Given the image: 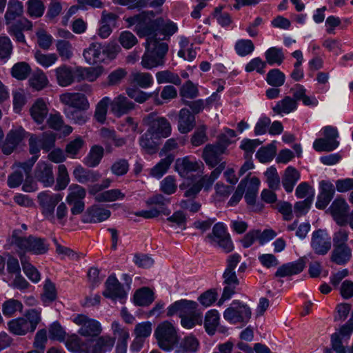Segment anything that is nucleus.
<instances>
[{
  "label": "nucleus",
  "instance_id": "nucleus-1",
  "mask_svg": "<svg viewBox=\"0 0 353 353\" xmlns=\"http://www.w3.org/2000/svg\"><path fill=\"white\" fill-rule=\"evenodd\" d=\"M9 241L10 245L16 248L20 258L21 254L26 256L27 252L34 254H43L48 250V245L44 239L32 235L25 237L20 229L13 230Z\"/></svg>",
  "mask_w": 353,
  "mask_h": 353
},
{
  "label": "nucleus",
  "instance_id": "nucleus-2",
  "mask_svg": "<svg viewBox=\"0 0 353 353\" xmlns=\"http://www.w3.org/2000/svg\"><path fill=\"white\" fill-rule=\"evenodd\" d=\"M146 43V50L141 59V66L146 70L163 66L165 62L168 45L159 41L155 37L148 38Z\"/></svg>",
  "mask_w": 353,
  "mask_h": 353
},
{
  "label": "nucleus",
  "instance_id": "nucleus-3",
  "mask_svg": "<svg viewBox=\"0 0 353 353\" xmlns=\"http://www.w3.org/2000/svg\"><path fill=\"white\" fill-rule=\"evenodd\" d=\"M153 12H143L125 19L128 26H135V32L139 37L154 35L162 23V18L154 19Z\"/></svg>",
  "mask_w": 353,
  "mask_h": 353
},
{
  "label": "nucleus",
  "instance_id": "nucleus-4",
  "mask_svg": "<svg viewBox=\"0 0 353 353\" xmlns=\"http://www.w3.org/2000/svg\"><path fill=\"white\" fill-rule=\"evenodd\" d=\"M154 336L159 347L165 351L173 350L179 342L176 328L168 321L158 325L154 330Z\"/></svg>",
  "mask_w": 353,
  "mask_h": 353
},
{
  "label": "nucleus",
  "instance_id": "nucleus-5",
  "mask_svg": "<svg viewBox=\"0 0 353 353\" xmlns=\"http://www.w3.org/2000/svg\"><path fill=\"white\" fill-rule=\"evenodd\" d=\"M143 121L148 125V130L152 132L156 138H166L171 134V125L165 117H159L155 113H151L143 119Z\"/></svg>",
  "mask_w": 353,
  "mask_h": 353
},
{
  "label": "nucleus",
  "instance_id": "nucleus-6",
  "mask_svg": "<svg viewBox=\"0 0 353 353\" xmlns=\"http://www.w3.org/2000/svg\"><path fill=\"white\" fill-rule=\"evenodd\" d=\"M251 315L250 308L239 301H234L223 313L224 319L232 323H247L250 319Z\"/></svg>",
  "mask_w": 353,
  "mask_h": 353
},
{
  "label": "nucleus",
  "instance_id": "nucleus-7",
  "mask_svg": "<svg viewBox=\"0 0 353 353\" xmlns=\"http://www.w3.org/2000/svg\"><path fill=\"white\" fill-rule=\"evenodd\" d=\"M73 322L80 327L78 333L84 337H96L102 332L101 323L94 319H90L83 314H79L73 319Z\"/></svg>",
  "mask_w": 353,
  "mask_h": 353
},
{
  "label": "nucleus",
  "instance_id": "nucleus-8",
  "mask_svg": "<svg viewBox=\"0 0 353 353\" xmlns=\"http://www.w3.org/2000/svg\"><path fill=\"white\" fill-rule=\"evenodd\" d=\"M37 199L42 214L47 219L53 221L55 219V206L62 200V196L60 194H49L43 192L39 194Z\"/></svg>",
  "mask_w": 353,
  "mask_h": 353
},
{
  "label": "nucleus",
  "instance_id": "nucleus-9",
  "mask_svg": "<svg viewBox=\"0 0 353 353\" xmlns=\"http://www.w3.org/2000/svg\"><path fill=\"white\" fill-rule=\"evenodd\" d=\"M56 136L52 132H44L41 137L31 134L29 139V150L31 154H37L43 149L47 152L54 148Z\"/></svg>",
  "mask_w": 353,
  "mask_h": 353
},
{
  "label": "nucleus",
  "instance_id": "nucleus-10",
  "mask_svg": "<svg viewBox=\"0 0 353 353\" xmlns=\"http://www.w3.org/2000/svg\"><path fill=\"white\" fill-rule=\"evenodd\" d=\"M331 241L326 230L319 229L312 233L311 247L316 254L325 255L331 249Z\"/></svg>",
  "mask_w": 353,
  "mask_h": 353
},
{
  "label": "nucleus",
  "instance_id": "nucleus-11",
  "mask_svg": "<svg viewBox=\"0 0 353 353\" xmlns=\"http://www.w3.org/2000/svg\"><path fill=\"white\" fill-rule=\"evenodd\" d=\"M353 332V320H348L342 325L339 332L331 335V344L332 350L336 353H346L345 347L342 344V339H349Z\"/></svg>",
  "mask_w": 353,
  "mask_h": 353
},
{
  "label": "nucleus",
  "instance_id": "nucleus-12",
  "mask_svg": "<svg viewBox=\"0 0 353 353\" xmlns=\"http://www.w3.org/2000/svg\"><path fill=\"white\" fill-rule=\"evenodd\" d=\"M105 290L103 292L105 297L112 300H119L121 303H124L126 298V292L122 285L114 276H110L105 283Z\"/></svg>",
  "mask_w": 353,
  "mask_h": 353
},
{
  "label": "nucleus",
  "instance_id": "nucleus-13",
  "mask_svg": "<svg viewBox=\"0 0 353 353\" xmlns=\"http://www.w3.org/2000/svg\"><path fill=\"white\" fill-rule=\"evenodd\" d=\"M60 101L78 110H86L90 108L89 101L85 94L79 92H65L60 95Z\"/></svg>",
  "mask_w": 353,
  "mask_h": 353
},
{
  "label": "nucleus",
  "instance_id": "nucleus-14",
  "mask_svg": "<svg viewBox=\"0 0 353 353\" xmlns=\"http://www.w3.org/2000/svg\"><path fill=\"white\" fill-rule=\"evenodd\" d=\"M26 132L21 128L10 130L6 137L1 145V152L9 155L13 152L21 141L25 138Z\"/></svg>",
  "mask_w": 353,
  "mask_h": 353
},
{
  "label": "nucleus",
  "instance_id": "nucleus-15",
  "mask_svg": "<svg viewBox=\"0 0 353 353\" xmlns=\"http://www.w3.org/2000/svg\"><path fill=\"white\" fill-rule=\"evenodd\" d=\"M224 148H219L214 144H207L203 148L202 158L210 168H214L222 161V155L225 154Z\"/></svg>",
  "mask_w": 353,
  "mask_h": 353
},
{
  "label": "nucleus",
  "instance_id": "nucleus-16",
  "mask_svg": "<svg viewBox=\"0 0 353 353\" xmlns=\"http://www.w3.org/2000/svg\"><path fill=\"white\" fill-rule=\"evenodd\" d=\"M115 343V338L108 335L99 336L94 341H88L86 353H106Z\"/></svg>",
  "mask_w": 353,
  "mask_h": 353
},
{
  "label": "nucleus",
  "instance_id": "nucleus-17",
  "mask_svg": "<svg viewBox=\"0 0 353 353\" xmlns=\"http://www.w3.org/2000/svg\"><path fill=\"white\" fill-rule=\"evenodd\" d=\"M34 177L45 187L52 186L54 183L52 165L43 161L38 163L34 170Z\"/></svg>",
  "mask_w": 353,
  "mask_h": 353
},
{
  "label": "nucleus",
  "instance_id": "nucleus-18",
  "mask_svg": "<svg viewBox=\"0 0 353 353\" xmlns=\"http://www.w3.org/2000/svg\"><path fill=\"white\" fill-rule=\"evenodd\" d=\"M328 210L338 225L341 226L345 225V218L349 210V205L344 199L336 198Z\"/></svg>",
  "mask_w": 353,
  "mask_h": 353
},
{
  "label": "nucleus",
  "instance_id": "nucleus-19",
  "mask_svg": "<svg viewBox=\"0 0 353 353\" xmlns=\"http://www.w3.org/2000/svg\"><path fill=\"white\" fill-rule=\"evenodd\" d=\"M305 266V259L301 257L296 261L283 264L277 269L274 275L276 277L292 276L302 272Z\"/></svg>",
  "mask_w": 353,
  "mask_h": 353
},
{
  "label": "nucleus",
  "instance_id": "nucleus-20",
  "mask_svg": "<svg viewBox=\"0 0 353 353\" xmlns=\"http://www.w3.org/2000/svg\"><path fill=\"white\" fill-rule=\"evenodd\" d=\"M197 305V303L192 301L180 300L168 307L167 315L171 316L179 314L180 318L182 319V317L194 312L196 310Z\"/></svg>",
  "mask_w": 353,
  "mask_h": 353
},
{
  "label": "nucleus",
  "instance_id": "nucleus-21",
  "mask_svg": "<svg viewBox=\"0 0 353 353\" xmlns=\"http://www.w3.org/2000/svg\"><path fill=\"white\" fill-rule=\"evenodd\" d=\"M109 210L94 205L86 210L82 218V222L85 223H99L107 220L110 216Z\"/></svg>",
  "mask_w": 353,
  "mask_h": 353
},
{
  "label": "nucleus",
  "instance_id": "nucleus-22",
  "mask_svg": "<svg viewBox=\"0 0 353 353\" xmlns=\"http://www.w3.org/2000/svg\"><path fill=\"white\" fill-rule=\"evenodd\" d=\"M57 83L61 87H67L77 81L76 68L62 65L54 70Z\"/></svg>",
  "mask_w": 353,
  "mask_h": 353
},
{
  "label": "nucleus",
  "instance_id": "nucleus-23",
  "mask_svg": "<svg viewBox=\"0 0 353 353\" xmlns=\"http://www.w3.org/2000/svg\"><path fill=\"white\" fill-rule=\"evenodd\" d=\"M83 57L89 64H97L105 60L106 50L99 43H92L84 50Z\"/></svg>",
  "mask_w": 353,
  "mask_h": 353
},
{
  "label": "nucleus",
  "instance_id": "nucleus-24",
  "mask_svg": "<svg viewBox=\"0 0 353 353\" xmlns=\"http://www.w3.org/2000/svg\"><path fill=\"white\" fill-rule=\"evenodd\" d=\"M241 256L239 254L230 255L227 259V267L223 272L224 283L228 285L239 284V281L236 275L234 269L240 262Z\"/></svg>",
  "mask_w": 353,
  "mask_h": 353
},
{
  "label": "nucleus",
  "instance_id": "nucleus-25",
  "mask_svg": "<svg viewBox=\"0 0 353 353\" xmlns=\"http://www.w3.org/2000/svg\"><path fill=\"white\" fill-rule=\"evenodd\" d=\"M334 192L335 188L331 182L322 181L320 183V193L317 198L316 207L320 210L325 209L333 199Z\"/></svg>",
  "mask_w": 353,
  "mask_h": 353
},
{
  "label": "nucleus",
  "instance_id": "nucleus-26",
  "mask_svg": "<svg viewBox=\"0 0 353 353\" xmlns=\"http://www.w3.org/2000/svg\"><path fill=\"white\" fill-rule=\"evenodd\" d=\"M110 108L112 112L117 117H121L128 114L134 109V103L123 95H119L113 101H110Z\"/></svg>",
  "mask_w": 353,
  "mask_h": 353
},
{
  "label": "nucleus",
  "instance_id": "nucleus-27",
  "mask_svg": "<svg viewBox=\"0 0 353 353\" xmlns=\"http://www.w3.org/2000/svg\"><path fill=\"white\" fill-rule=\"evenodd\" d=\"M99 136L108 152H111V143H114L116 147H122L126 143L125 139L118 137L114 130L107 128L103 127L100 130Z\"/></svg>",
  "mask_w": 353,
  "mask_h": 353
},
{
  "label": "nucleus",
  "instance_id": "nucleus-28",
  "mask_svg": "<svg viewBox=\"0 0 353 353\" xmlns=\"http://www.w3.org/2000/svg\"><path fill=\"white\" fill-rule=\"evenodd\" d=\"M196 125L195 117L187 108H182L178 114V130L182 134L192 130Z\"/></svg>",
  "mask_w": 353,
  "mask_h": 353
},
{
  "label": "nucleus",
  "instance_id": "nucleus-29",
  "mask_svg": "<svg viewBox=\"0 0 353 353\" xmlns=\"http://www.w3.org/2000/svg\"><path fill=\"white\" fill-rule=\"evenodd\" d=\"M104 72L102 66L90 68H76V74L77 76V81H88L93 82L96 81Z\"/></svg>",
  "mask_w": 353,
  "mask_h": 353
},
{
  "label": "nucleus",
  "instance_id": "nucleus-30",
  "mask_svg": "<svg viewBox=\"0 0 353 353\" xmlns=\"http://www.w3.org/2000/svg\"><path fill=\"white\" fill-rule=\"evenodd\" d=\"M30 113L36 123L38 124L42 123L48 114L46 102L41 98L37 99L32 105Z\"/></svg>",
  "mask_w": 353,
  "mask_h": 353
},
{
  "label": "nucleus",
  "instance_id": "nucleus-31",
  "mask_svg": "<svg viewBox=\"0 0 353 353\" xmlns=\"http://www.w3.org/2000/svg\"><path fill=\"white\" fill-rule=\"evenodd\" d=\"M64 341L68 350L74 353H86L88 341L82 340L77 334L68 335Z\"/></svg>",
  "mask_w": 353,
  "mask_h": 353
},
{
  "label": "nucleus",
  "instance_id": "nucleus-32",
  "mask_svg": "<svg viewBox=\"0 0 353 353\" xmlns=\"http://www.w3.org/2000/svg\"><path fill=\"white\" fill-rule=\"evenodd\" d=\"M74 179L80 183H86L88 182H95L99 179V174L91 170H88L81 165H77L74 171Z\"/></svg>",
  "mask_w": 353,
  "mask_h": 353
},
{
  "label": "nucleus",
  "instance_id": "nucleus-33",
  "mask_svg": "<svg viewBox=\"0 0 353 353\" xmlns=\"http://www.w3.org/2000/svg\"><path fill=\"white\" fill-rule=\"evenodd\" d=\"M104 155V148L99 145L91 147L88 155L83 159V163L89 168L97 167Z\"/></svg>",
  "mask_w": 353,
  "mask_h": 353
},
{
  "label": "nucleus",
  "instance_id": "nucleus-34",
  "mask_svg": "<svg viewBox=\"0 0 353 353\" xmlns=\"http://www.w3.org/2000/svg\"><path fill=\"white\" fill-rule=\"evenodd\" d=\"M200 168V163L192 161L188 157L178 159L175 163L176 171L183 177L188 175L189 172H195Z\"/></svg>",
  "mask_w": 353,
  "mask_h": 353
},
{
  "label": "nucleus",
  "instance_id": "nucleus-35",
  "mask_svg": "<svg viewBox=\"0 0 353 353\" xmlns=\"http://www.w3.org/2000/svg\"><path fill=\"white\" fill-rule=\"evenodd\" d=\"M300 176L299 172L294 167L289 166L285 169L282 179V184L287 192H292Z\"/></svg>",
  "mask_w": 353,
  "mask_h": 353
},
{
  "label": "nucleus",
  "instance_id": "nucleus-36",
  "mask_svg": "<svg viewBox=\"0 0 353 353\" xmlns=\"http://www.w3.org/2000/svg\"><path fill=\"white\" fill-rule=\"evenodd\" d=\"M297 108V103L290 96H285L282 100L278 101L272 108L273 112L276 114H288Z\"/></svg>",
  "mask_w": 353,
  "mask_h": 353
},
{
  "label": "nucleus",
  "instance_id": "nucleus-37",
  "mask_svg": "<svg viewBox=\"0 0 353 353\" xmlns=\"http://www.w3.org/2000/svg\"><path fill=\"white\" fill-rule=\"evenodd\" d=\"M199 346L198 339L192 336L189 335L184 337L179 345L176 346V353H194L197 351Z\"/></svg>",
  "mask_w": 353,
  "mask_h": 353
},
{
  "label": "nucleus",
  "instance_id": "nucleus-38",
  "mask_svg": "<svg viewBox=\"0 0 353 353\" xmlns=\"http://www.w3.org/2000/svg\"><path fill=\"white\" fill-rule=\"evenodd\" d=\"M352 257V250L349 246H334L331 261L338 265L348 262Z\"/></svg>",
  "mask_w": 353,
  "mask_h": 353
},
{
  "label": "nucleus",
  "instance_id": "nucleus-39",
  "mask_svg": "<svg viewBox=\"0 0 353 353\" xmlns=\"http://www.w3.org/2000/svg\"><path fill=\"white\" fill-rule=\"evenodd\" d=\"M157 138L148 130L140 137L139 144L148 154H152L157 152L159 144L154 141Z\"/></svg>",
  "mask_w": 353,
  "mask_h": 353
},
{
  "label": "nucleus",
  "instance_id": "nucleus-40",
  "mask_svg": "<svg viewBox=\"0 0 353 353\" xmlns=\"http://www.w3.org/2000/svg\"><path fill=\"white\" fill-rule=\"evenodd\" d=\"M23 12V3L17 0H11L8 5L7 11L5 14V19L7 24L11 23Z\"/></svg>",
  "mask_w": 353,
  "mask_h": 353
},
{
  "label": "nucleus",
  "instance_id": "nucleus-41",
  "mask_svg": "<svg viewBox=\"0 0 353 353\" xmlns=\"http://www.w3.org/2000/svg\"><path fill=\"white\" fill-rule=\"evenodd\" d=\"M174 159V157L172 154H168L165 158L162 159L150 170V175L157 179L161 178L167 172Z\"/></svg>",
  "mask_w": 353,
  "mask_h": 353
},
{
  "label": "nucleus",
  "instance_id": "nucleus-42",
  "mask_svg": "<svg viewBox=\"0 0 353 353\" xmlns=\"http://www.w3.org/2000/svg\"><path fill=\"white\" fill-rule=\"evenodd\" d=\"M154 300V293L148 288H142L137 290L134 295L135 304L140 306L149 305Z\"/></svg>",
  "mask_w": 353,
  "mask_h": 353
},
{
  "label": "nucleus",
  "instance_id": "nucleus-43",
  "mask_svg": "<svg viewBox=\"0 0 353 353\" xmlns=\"http://www.w3.org/2000/svg\"><path fill=\"white\" fill-rule=\"evenodd\" d=\"M293 99L297 101L301 100L305 105H316L318 101L315 98H310L305 94L306 90L300 84H296L294 88H291Z\"/></svg>",
  "mask_w": 353,
  "mask_h": 353
},
{
  "label": "nucleus",
  "instance_id": "nucleus-44",
  "mask_svg": "<svg viewBox=\"0 0 353 353\" xmlns=\"http://www.w3.org/2000/svg\"><path fill=\"white\" fill-rule=\"evenodd\" d=\"M132 83L141 88H148L153 84L152 75L149 72H134L130 75Z\"/></svg>",
  "mask_w": 353,
  "mask_h": 353
},
{
  "label": "nucleus",
  "instance_id": "nucleus-45",
  "mask_svg": "<svg viewBox=\"0 0 353 353\" xmlns=\"http://www.w3.org/2000/svg\"><path fill=\"white\" fill-rule=\"evenodd\" d=\"M155 77L159 84L172 83L179 85L181 83L179 76L169 70L159 71L156 73Z\"/></svg>",
  "mask_w": 353,
  "mask_h": 353
},
{
  "label": "nucleus",
  "instance_id": "nucleus-46",
  "mask_svg": "<svg viewBox=\"0 0 353 353\" xmlns=\"http://www.w3.org/2000/svg\"><path fill=\"white\" fill-rule=\"evenodd\" d=\"M219 324V314L216 310L208 311L205 317L204 327L210 335H214Z\"/></svg>",
  "mask_w": 353,
  "mask_h": 353
},
{
  "label": "nucleus",
  "instance_id": "nucleus-47",
  "mask_svg": "<svg viewBox=\"0 0 353 353\" xmlns=\"http://www.w3.org/2000/svg\"><path fill=\"white\" fill-rule=\"evenodd\" d=\"M8 325L10 332L15 335H25L28 332H30V328L25 318L13 319L8 323Z\"/></svg>",
  "mask_w": 353,
  "mask_h": 353
},
{
  "label": "nucleus",
  "instance_id": "nucleus-48",
  "mask_svg": "<svg viewBox=\"0 0 353 353\" xmlns=\"http://www.w3.org/2000/svg\"><path fill=\"white\" fill-rule=\"evenodd\" d=\"M110 103V99L105 97L97 104L94 117L98 122L103 123L106 120L108 108Z\"/></svg>",
  "mask_w": 353,
  "mask_h": 353
},
{
  "label": "nucleus",
  "instance_id": "nucleus-49",
  "mask_svg": "<svg viewBox=\"0 0 353 353\" xmlns=\"http://www.w3.org/2000/svg\"><path fill=\"white\" fill-rule=\"evenodd\" d=\"M170 201V199L165 198L163 195L161 194H157L155 195H153L152 196L150 197L147 201L146 203L149 205H157L158 208L157 210L161 211V214H163L165 215H169L170 213V211L167 209L165 206L169 203Z\"/></svg>",
  "mask_w": 353,
  "mask_h": 353
},
{
  "label": "nucleus",
  "instance_id": "nucleus-50",
  "mask_svg": "<svg viewBox=\"0 0 353 353\" xmlns=\"http://www.w3.org/2000/svg\"><path fill=\"white\" fill-rule=\"evenodd\" d=\"M86 195V190L78 184H71L68 188V194L66 201H83Z\"/></svg>",
  "mask_w": 353,
  "mask_h": 353
},
{
  "label": "nucleus",
  "instance_id": "nucleus-51",
  "mask_svg": "<svg viewBox=\"0 0 353 353\" xmlns=\"http://www.w3.org/2000/svg\"><path fill=\"white\" fill-rule=\"evenodd\" d=\"M265 57L266 63L268 64H277L279 65L283 63L285 58L282 49L275 47H272L266 50Z\"/></svg>",
  "mask_w": 353,
  "mask_h": 353
},
{
  "label": "nucleus",
  "instance_id": "nucleus-52",
  "mask_svg": "<svg viewBox=\"0 0 353 353\" xmlns=\"http://www.w3.org/2000/svg\"><path fill=\"white\" fill-rule=\"evenodd\" d=\"M124 197L125 194L121 192L120 190L112 189L98 194L95 196V199L98 202H111L118 199H123Z\"/></svg>",
  "mask_w": 353,
  "mask_h": 353
},
{
  "label": "nucleus",
  "instance_id": "nucleus-53",
  "mask_svg": "<svg viewBox=\"0 0 353 353\" xmlns=\"http://www.w3.org/2000/svg\"><path fill=\"white\" fill-rule=\"evenodd\" d=\"M339 145L336 140H330L327 138H320L314 141L313 147L318 152H330L336 149Z\"/></svg>",
  "mask_w": 353,
  "mask_h": 353
},
{
  "label": "nucleus",
  "instance_id": "nucleus-54",
  "mask_svg": "<svg viewBox=\"0 0 353 353\" xmlns=\"http://www.w3.org/2000/svg\"><path fill=\"white\" fill-rule=\"evenodd\" d=\"M20 259L23 270L26 275L32 282H38L41 279V275L38 270L27 261L26 256H24L23 254L21 255Z\"/></svg>",
  "mask_w": 353,
  "mask_h": 353
},
{
  "label": "nucleus",
  "instance_id": "nucleus-55",
  "mask_svg": "<svg viewBox=\"0 0 353 353\" xmlns=\"http://www.w3.org/2000/svg\"><path fill=\"white\" fill-rule=\"evenodd\" d=\"M179 94L181 97V101L183 99H193L196 98L199 94V90L196 85H194L191 81H187L183 84L179 90Z\"/></svg>",
  "mask_w": 353,
  "mask_h": 353
},
{
  "label": "nucleus",
  "instance_id": "nucleus-56",
  "mask_svg": "<svg viewBox=\"0 0 353 353\" xmlns=\"http://www.w3.org/2000/svg\"><path fill=\"white\" fill-rule=\"evenodd\" d=\"M23 310V304L21 301L10 299L6 301L2 305V312L5 316H11L17 311L21 312Z\"/></svg>",
  "mask_w": 353,
  "mask_h": 353
},
{
  "label": "nucleus",
  "instance_id": "nucleus-57",
  "mask_svg": "<svg viewBox=\"0 0 353 353\" xmlns=\"http://www.w3.org/2000/svg\"><path fill=\"white\" fill-rule=\"evenodd\" d=\"M285 76L279 69L270 70L266 76L267 83L274 87H280L285 83Z\"/></svg>",
  "mask_w": 353,
  "mask_h": 353
},
{
  "label": "nucleus",
  "instance_id": "nucleus-58",
  "mask_svg": "<svg viewBox=\"0 0 353 353\" xmlns=\"http://www.w3.org/2000/svg\"><path fill=\"white\" fill-rule=\"evenodd\" d=\"M45 10V6L41 0H29L27 1V12L32 17H40Z\"/></svg>",
  "mask_w": 353,
  "mask_h": 353
},
{
  "label": "nucleus",
  "instance_id": "nucleus-59",
  "mask_svg": "<svg viewBox=\"0 0 353 353\" xmlns=\"http://www.w3.org/2000/svg\"><path fill=\"white\" fill-rule=\"evenodd\" d=\"M70 182L69 174L65 165L58 166V176L57 177L56 190H64Z\"/></svg>",
  "mask_w": 353,
  "mask_h": 353
},
{
  "label": "nucleus",
  "instance_id": "nucleus-60",
  "mask_svg": "<svg viewBox=\"0 0 353 353\" xmlns=\"http://www.w3.org/2000/svg\"><path fill=\"white\" fill-rule=\"evenodd\" d=\"M202 314L197 310H195L191 314H188L181 319V325L183 327L190 329L196 325L202 323Z\"/></svg>",
  "mask_w": 353,
  "mask_h": 353
},
{
  "label": "nucleus",
  "instance_id": "nucleus-61",
  "mask_svg": "<svg viewBox=\"0 0 353 353\" xmlns=\"http://www.w3.org/2000/svg\"><path fill=\"white\" fill-rule=\"evenodd\" d=\"M276 153V146L273 144H269L266 147L260 148L256 152V157L261 163L270 161Z\"/></svg>",
  "mask_w": 353,
  "mask_h": 353
},
{
  "label": "nucleus",
  "instance_id": "nucleus-62",
  "mask_svg": "<svg viewBox=\"0 0 353 353\" xmlns=\"http://www.w3.org/2000/svg\"><path fill=\"white\" fill-rule=\"evenodd\" d=\"M56 48L59 56L63 60H69L73 55L72 46L68 41H57Z\"/></svg>",
  "mask_w": 353,
  "mask_h": 353
},
{
  "label": "nucleus",
  "instance_id": "nucleus-63",
  "mask_svg": "<svg viewBox=\"0 0 353 353\" xmlns=\"http://www.w3.org/2000/svg\"><path fill=\"white\" fill-rule=\"evenodd\" d=\"M34 58L40 65L45 68L52 65L58 59L57 55L54 53L43 54L39 50L35 52Z\"/></svg>",
  "mask_w": 353,
  "mask_h": 353
},
{
  "label": "nucleus",
  "instance_id": "nucleus-64",
  "mask_svg": "<svg viewBox=\"0 0 353 353\" xmlns=\"http://www.w3.org/2000/svg\"><path fill=\"white\" fill-rule=\"evenodd\" d=\"M29 81L30 85L37 90L43 89L48 83L46 75L42 71H37L34 73Z\"/></svg>",
  "mask_w": 353,
  "mask_h": 353
}]
</instances>
